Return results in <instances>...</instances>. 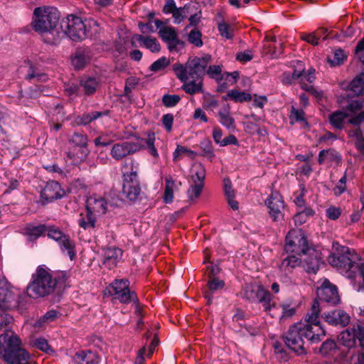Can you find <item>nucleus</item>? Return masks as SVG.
Returning a JSON list of instances; mask_svg holds the SVG:
<instances>
[{"mask_svg": "<svg viewBox=\"0 0 364 364\" xmlns=\"http://www.w3.org/2000/svg\"><path fill=\"white\" fill-rule=\"evenodd\" d=\"M60 13L55 7H37L33 11L32 27L41 35H51L45 38L48 43H56L61 38L60 33L57 29L60 19Z\"/></svg>", "mask_w": 364, "mask_h": 364, "instance_id": "f257e3e1", "label": "nucleus"}, {"mask_svg": "<svg viewBox=\"0 0 364 364\" xmlns=\"http://www.w3.org/2000/svg\"><path fill=\"white\" fill-rule=\"evenodd\" d=\"M0 358L7 364H34L30 354L21 347L19 338L14 333L0 336Z\"/></svg>", "mask_w": 364, "mask_h": 364, "instance_id": "f03ea898", "label": "nucleus"}, {"mask_svg": "<svg viewBox=\"0 0 364 364\" xmlns=\"http://www.w3.org/2000/svg\"><path fill=\"white\" fill-rule=\"evenodd\" d=\"M57 282L48 268L38 267L27 287V294L33 299L49 295L55 291Z\"/></svg>", "mask_w": 364, "mask_h": 364, "instance_id": "7ed1b4c3", "label": "nucleus"}, {"mask_svg": "<svg viewBox=\"0 0 364 364\" xmlns=\"http://www.w3.org/2000/svg\"><path fill=\"white\" fill-rule=\"evenodd\" d=\"M123 194L130 200H135L141 192L138 178L139 164L134 159L125 162L122 166Z\"/></svg>", "mask_w": 364, "mask_h": 364, "instance_id": "20e7f679", "label": "nucleus"}, {"mask_svg": "<svg viewBox=\"0 0 364 364\" xmlns=\"http://www.w3.org/2000/svg\"><path fill=\"white\" fill-rule=\"evenodd\" d=\"M320 309L317 301H315L309 312L307 313L305 323H302L304 338L312 343L321 341L326 336V331L319 321Z\"/></svg>", "mask_w": 364, "mask_h": 364, "instance_id": "39448f33", "label": "nucleus"}, {"mask_svg": "<svg viewBox=\"0 0 364 364\" xmlns=\"http://www.w3.org/2000/svg\"><path fill=\"white\" fill-rule=\"evenodd\" d=\"M211 60L208 55L202 58H195L188 60L185 65L176 63L173 65V70L180 80H186V75L191 78L201 77L205 75Z\"/></svg>", "mask_w": 364, "mask_h": 364, "instance_id": "423d86ee", "label": "nucleus"}, {"mask_svg": "<svg viewBox=\"0 0 364 364\" xmlns=\"http://www.w3.org/2000/svg\"><path fill=\"white\" fill-rule=\"evenodd\" d=\"M335 253L328 257V262L331 265L338 268L350 269L354 267L358 256L354 250L347 247L341 246L338 242L333 243Z\"/></svg>", "mask_w": 364, "mask_h": 364, "instance_id": "0eeeda50", "label": "nucleus"}, {"mask_svg": "<svg viewBox=\"0 0 364 364\" xmlns=\"http://www.w3.org/2000/svg\"><path fill=\"white\" fill-rule=\"evenodd\" d=\"M60 28L61 38L66 36L74 41H82L86 39L85 21H82L80 17L73 15L68 16L62 21Z\"/></svg>", "mask_w": 364, "mask_h": 364, "instance_id": "6e6552de", "label": "nucleus"}, {"mask_svg": "<svg viewBox=\"0 0 364 364\" xmlns=\"http://www.w3.org/2000/svg\"><path fill=\"white\" fill-rule=\"evenodd\" d=\"M285 250L289 254L304 255L309 245L304 232L301 229L290 230L286 236Z\"/></svg>", "mask_w": 364, "mask_h": 364, "instance_id": "1a4fd4ad", "label": "nucleus"}, {"mask_svg": "<svg viewBox=\"0 0 364 364\" xmlns=\"http://www.w3.org/2000/svg\"><path fill=\"white\" fill-rule=\"evenodd\" d=\"M304 331L302 323H297L290 327L284 336V342L286 345L293 351L299 355L304 354L305 350L304 348Z\"/></svg>", "mask_w": 364, "mask_h": 364, "instance_id": "9d476101", "label": "nucleus"}, {"mask_svg": "<svg viewBox=\"0 0 364 364\" xmlns=\"http://www.w3.org/2000/svg\"><path fill=\"white\" fill-rule=\"evenodd\" d=\"M129 282L127 279H115L111 284L113 294L121 303L129 304L134 302L136 304L138 299L134 291L129 288Z\"/></svg>", "mask_w": 364, "mask_h": 364, "instance_id": "9b49d317", "label": "nucleus"}, {"mask_svg": "<svg viewBox=\"0 0 364 364\" xmlns=\"http://www.w3.org/2000/svg\"><path fill=\"white\" fill-rule=\"evenodd\" d=\"M167 23L168 21L165 22L159 19L154 21L155 26L159 30V36L163 41L166 43L168 50L172 51L175 50L177 46L181 43V42L178 39L176 30L171 26H167Z\"/></svg>", "mask_w": 364, "mask_h": 364, "instance_id": "f8f14e48", "label": "nucleus"}, {"mask_svg": "<svg viewBox=\"0 0 364 364\" xmlns=\"http://www.w3.org/2000/svg\"><path fill=\"white\" fill-rule=\"evenodd\" d=\"M143 148L144 146L138 142L127 141L116 143L110 149V155L116 161H120L129 155L139 151Z\"/></svg>", "mask_w": 364, "mask_h": 364, "instance_id": "ddd939ff", "label": "nucleus"}, {"mask_svg": "<svg viewBox=\"0 0 364 364\" xmlns=\"http://www.w3.org/2000/svg\"><path fill=\"white\" fill-rule=\"evenodd\" d=\"M47 235L48 237L58 242L61 250L66 252L70 259L75 257L74 242L70 239V237L63 234L60 230L53 227H46Z\"/></svg>", "mask_w": 364, "mask_h": 364, "instance_id": "4468645a", "label": "nucleus"}, {"mask_svg": "<svg viewBox=\"0 0 364 364\" xmlns=\"http://www.w3.org/2000/svg\"><path fill=\"white\" fill-rule=\"evenodd\" d=\"M268 208V213L271 218L279 222L283 220L284 203L281 195L277 192L272 193L264 201Z\"/></svg>", "mask_w": 364, "mask_h": 364, "instance_id": "2eb2a0df", "label": "nucleus"}, {"mask_svg": "<svg viewBox=\"0 0 364 364\" xmlns=\"http://www.w3.org/2000/svg\"><path fill=\"white\" fill-rule=\"evenodd\" d=\"M317 296L321 301L332 305L338 304L341 300L337 287L327 279H323L317 288Z\"/></svg>", "mask_w": 364, "mask_h": 364, "instance_id": "dca6fc26", "label": "nucleus"}, {"mask_svg": "<svg viewBox=\"0 0 364 364\" xmlns=\"http://www.w3.org/2000/svg\"><path fill=\"white\" fill-rule=\"evenodd\" d=\"M107 210V203L102 196L92 195L86 200V210L91 212L97 217L105 214Z\"/></svg>", "mask_w": 364, "mask_h": 364, "instance_id": "f3484780", "label": "nucleus"}, {"mask_svg": "<svg viewBox=\"0 0 364 364\" xmlns=\"http://www.w3.org/2000/svg\"><path fill=\"white\" fill-rule=\"evenodd\" d=\"M322 317L327 323L333 326H346L350 322V316L341 309L324 312Z\"/></svg>", "mask_w": 364, "mask_h": 364, "instance_id": "a211bd4d", "label": "nucleus"}, {"mask_svg": "<svg viewBox=\"0 0 364 364\" xmlns=\"http://www.w3.org/2000/svg\"><path fill=\"white\" fill-rule=\"evenodd\" d=\"M136 42L139 43L140 46L145 47L152 53H159L161 50L160 43L155 37L136 34L132 38V46H136Z\"/></svg>", "mask_w": 364, "mask_h": 364, "instance_id": "6ab92c4d", "label": "nucleus"}, {"mask_svg": "<svg viewBox=\"0 0 364 364\" xmlns=\"http://www.w3.org/2000/svg\"><path fill=\"white\" fill-rule=\"evenodd\" d=\"M65 192L61 188L60 183L55 181L47 183L43 188L41 196L48 202L61 198Z\"/></svg>", "mask_w": 364, "mask_h": 364, "instance_id": "aec40b11", "label": "nucleus"}, {"mask_svg": "<svg viewBox=\"0 0 364 364\" xmlns=\"http://www.w3.org/2000/svg\"><path fill=\"white\" fill-rule=\"evenodd\" d=\"M122 250L117 247H110L103 250V264L108 269L115 267L121 260Z\"/></svg>", "mask_w": 364, "mask_h": 364, "instance_id": "412c9836", "label": "nucleus"}, {"mask_svg": "<svg viewBox=\"0 0 364 364\" xmlns=\"http://www.w3.org/2000/svg\"><path fill=\"white\" fill-rule=\"evenodd\" d=\"M181 81L183 82L182 89L189 95H193L203 92V79L201 77L191 78L186 75V79Z\"/></svg>", "mask_w": 364, "mask_h": 364, "instance_id": "4be33fe9", "label": "nucleus"}, {"mask_svg": "<svg viewBox=\"0 0 364 364\" xmlns=\"http://www.w3.org/2000/svg\"><path fill=\"white\" fill-rule=\"evenodd\" d=\"M73 361L75 364H97L100 362V357L91 350H82L75 355Z\"/></svg>", "mask_w": 364, "mask_h": 364, "instance_id": "5701e85b", "label": "nucleus"}, {"mask_svg": "<svg viewBox=\"0 0 364 364\" xmlns=\"http://www.w3.org/2000/svg\"><path fill=\"white\" fill-rule=\"evenodd\" d=\"M21 72L25 73V78L27 80L36 79L37 81H46L48 79L47 75L40 73L30 61L25 62V65L21 68Z\"/></svg>", "mask_w": 364, "mask_h": 364, "instance_id": "b1692460", "label": "nucleus"}, {"mask_svg": "<svg viewBox=\"0 0 364 364\" xmlns=\"http://www.w3.org/2000/svg\"><path fill=\"white\" fill-rule=\"evenodd\" d=\"M341 86L343 89H348L355 95L364 93V73H362L356 76L349 85L343 82Z\"/></svg>", "mask_w": 364, "mask_h": 364, "instance_id": "393cba45", "label": "nucleus"}, {"mask_svg": "<svg viewBox=\"0 0 364 364\" xmlns=\"http://www.w3.org/2000/svg\"><path fill=\"white\" fill-rule=\"evenodd\" d=\"M265 289L260 285L257 284H247L241 292L242 296L246 299L254 301L258 300L260 296V293L264 291Z\"/></svg>", "mask_w": 364, "mask_h": 364, "instance_id": "a878e982", "label": "nucleus"}, {"mask_svg": "<svg viewBox=\"0 0 364 364\" xmlns=\"http://www.w3.org/2000/svg\"><path fill=\"white\" fill-rule=\"evenodd\" d=\"M100 86L99 80L95 77H86L80 80L79 88L87 95H92Z\"/></svg>", "mask_w": 364, "mask_h": 364, "instance_id": "bb28decb", "label": "nucleus"}, {"mask_svg": "<svg viewBox=\"0 0 364 364\" xmlns=\"http://www.w3.org/2000/svg\"><path fill=\"white\" fill-rule=\"evenodd\" d=\"M230 109V106L225 105L218 112L220 123L229 129L235 128V119L231 117Z\"/></svg>", "mask_w": 364, "mask_h": 364, "instance_id": "cd10ccee", "label": "nucleus"}, {"mask_svg": "<svg viewBox=\"0 0 364 364\" xmlns=\"http://www.w3.org/2000/svg\"><path fill=\"white\" fill-rule=\"evenodd\" d=\"M208 287L209 291H205L204 294L208 303L210 304L213 299L212 294L220 289H223L225 287V282L217 277L210 278L208 282Z\"/></svg>", "mask_w": 364, "mask_h": 364, "instance_id": "c85d7f7f", "label": "nucleus"}, {"mask_svg": "<svg viewBox=\"0 0 364 364\" xmlns=\"http://www.w3.org/2000/svg\"><path fill=\"white\" fill-rule=\"evenodd\" d=\"M97 216L90 211L86 210V213H80L78 219V225L84 230L93 229L95 228Z\"/></svg>", "mask_w": 364, "mask_h": 364, "instance_id": "c756f323", "label": "nucleus"}, {"mask_svg": "<svg viewBox=\"0 0 364 364\" xmlns=\"http://www.w3.org/2000/svg\"><path fill=\"white\" fill-rule=\"evenodd\" d=\"M349 116L346 112L343 110H338L329 115V122L336 129H341L343 127L346 119Z\"/></svg>", "mask_w": 364, "mask_h": 364, "instance_id": "7c9ffc66", "label": "nucleus"}, {"mask_svg": "<svg viewBox=\"0 0 364 364\" xmlns=\"http://www.w3.org/2000/svg\"><path fill=\"white\" fill-rule=\"evenodd\" d=\"M89 153L87 146L73 147L68 156L75 164H80L86 160Z\"/></svg>", "mask_w": 364, "mask_h": 364, "instance_id": "2f4dec72", "label": "nucleus"}, {"mask_svg": "<svg viewBox=\"0 0 364 364\" xmlns=\"http://www.w3.org/2000/svg\"><path fill=\"white\" fill-rule=\"evenodd\" d=\"M13 297L11 285L4 277H0V303L9 301Z\"/></svg>", "mask_w": 364, "mask_h": 364, "instance_id": "473e14b6", "label": "nucleus"}, {"mask_svg": "<svg viewBox=\"0 0 364 364\" xmlns=\"http://www.w3.org/2000/svg\"><path fill=\"white\" fill-rule=\"evenodd\" d=\"M225 100L231 99L235 102H243L250 101L252 96L250 94L245 92H240L237 90H230L228 94L223 97Z\"/></svg>", "mask_w": 364, "mask_h": 364, "instance_id": "72a5a7b5", "label": "nucleus"}, {"mask_svg": "<svg viewBox=\"0 0 364 364\" xmlns=\"http://www.w3.org/2000/svg\"><path fill=\"white\" fill-rule=\"evenodd\" d=\"M146 146L144 148L147 150L148 153L151 155L154 159V162L157 161L159 155L156 147L155 146L156 136L153 132H150L147 134V137L144 139Z\"/></svg>", "mask_w": 364, "mask_h": 364, "instance_id": "f704fd0d", "label": "nucleus"}, {"mask_svg": "<svg viewBox=\"0 0 364 364\" xmlns=\"http://www.w3.org/2000/svg\"><path fill=\"white\" fill-rule=\"evenodd\" d=\"M191 177L193 183H203L205 177V170L201 164L195 163L193 164L191 169Z\"/></svg>", "mask_w": 364, "mask_h": 364, "instance_id": "c9c22d12", "label": "nucleus"}, {"mask_svg": "<svg viewBox=\"0 0 364 364\" xmlns=\"http://www.w3.org/2000/svg\"><path fill=\"white\" fill-rule=\"evenodd\" d=\"M339 339L343 346L348 348H352L355 346L356 342L355 339L353 327L350 326L342 331L339 336Z\"/></svg>", "mask_w": 364, "mask_h": 364, "instance_id": "e433bc0d", "label": "nucleus"}, {"mask_svg": "<svg viewBox=\"0 0 364 364\" xmlns=\"http://www.w3.org/2000/svg\"><path fill=\"white\" fill-rule=\"evenodd\" d=\"M302 264L301 259L296 255H289L284 259L281 264V268L286 272H291L293 269Z\"/></svg>", "mask_w": 364, "mask_h": 364, "instance_id": "4c0bfd02", "label": "nucleus"}, {"mask_svg": "<svg viewBox=\"0 0 364 364\" xmlns=\"http://www.w3.org/2000/svg\"><path fill=\"white\" fill-rule=\"evenodd\" d=\"M257 301L262 304L264 310L266 312L270 313L272 310L277 309L275 303L272 302L270 293L267 290L260 293L259 298Z\"/></svg>", "mask_w": 364, "mask_h": 364, "instance_id": "58836bf2", "label": "nucleus"}, {"mask_svg": "<svg viewBox=\"0 0 364 364\" xmlns=\"http://www.w3.org/2000/svg\"><path fill=\"white\" fill-rule=\"evenodd\" d=\"M85 30L86 38H92L100 33V26L99 23L92 18L86 19Z\"/></svg>", "mask_w": 364, "mask_h": 364, "instance_id": "ea45409f", "label": "nucleus"}, {"mask_svg": "<svg viewBox=\"0 0 364 364\" xmlns=\"http://www.w3.org/2000/svg\"><path fill=\"white\" fill-rule=\"evenodd\" d=\"M176 186L175 181L171 176L166 178V187L164 191V200L166 203H170L173 199V189Z\"/></svg>", "mask_w": 364, "mask_h": 364, "instance_id": "a19ab883", "label": "nucleus"}, {"mask_svg": "<svg viewBox=\"0 0 364 364\" xmlns=\"http://www.w3.org/2000/svg\"><path fill=\"white\" fill-rule=\"evenodd\" d=\"M340 160L338 154L333 150H322L318 154V163L323 164L325 161L338 162Z\"/></svg>", "mask_w": 364, "mask_h": 364, "instance_id": "79ce46f5", "label": "nucleus"}, {"mask_svg": "<svg viewBox=\"0 0 364 364\" xmlns=\"http://www.w3.org/2000/svg\"><path fill=\"white\" fill-rule=\"evenodd\" d=\"M347 55L341 49L335 50L333 57H328L327 60L331 66H338L344 63Z\"/></svg>", "mask_w": 364, "mask_h": 364, "instance_id": "37998d69", "label": "nucleus"}, {"mask_svg": "<svg viewBox=\"0 0 364 364\" xmlns=\"http://www.w3.org/2000/svg\"><path fill=\"white\" fill-rule=\"evenodd\" d=\"M183 156H187L191 159H194L196 156V153L185 146L178 145L173 152V160L177 161Z\"/></svg>", "mask_w": 364, "mask_h": 364, "instance_id": "c03bdc74", "label": "nucleus"}, {"mask_svg": "<svg viewBox=\"0 0 364 364\" xmlns=\"http://www.w3.org/2000/svg\"><path fill=\"white\" fill-rule=\"evenodd\" d=\"M310 255L309 260L305 259L304 261L303 267L308 273L315 274L319 268V261L316 255H312L311 254Z\"/></svg>", "mask_w": 364, "mask_h": 364, "instance_id": "a18cd8bd", "label": "nucleus"}, {"mask_svg": "<svg viewBox=\"0 0 364 364\" xmlns=\"http://www.w3.org/2000/svg\"><path fill=\"white\" fill-rule=\"evenodd\" d=\"M45 232H46V226L43 225L35 227H29L26 229V234L28 235V240H33L39 237Z\"/></svg>", "mask_w": 364, "mask_h": 364, "instance_id": "49530a36", "label": "nucleus"}, {"mask_svg": "<svg viewBox=\"0 0 364 364\" xmlns=\"http://www.w3.org/2000/svg\"><path fill=\"white\" fill-rule=\"evenodd\" d=\"M203 186L204 183L202 182H197L191 184L187 192L188 198L193 200L198 198L202 192Z\"/></svg>", "mask_w": 364, "mask_h": 364, "instance_id": "de8ad7c7", "label": "nucleus"}, {"mask_svg": "<svg viewBox=\"0 0 364 364\" xmlns=\"http://www.w3.org/2000/svg\"><path fill=\"white\" fill-rule=\"evenodd\" d=\"M355 342L358 341L360 346L364 348V326L355 323L352 326Z\"/></svg>", "mask_w": 364, "mask_h": 364, "instance_id": "09e8293b", "label": "nucleus"}, {"mask_svg": "<svg viewBox=\"0 0 364 364\" xmlns=\"http://www.w3.org/2000/svg\"><path fill=\"white\" fill-rule=\"evenodd\" d=\"M169 63L170 61L167 58L161 57L151 65L150 70L153 72H159L166 68Z\"/></svg>", "mask_w": 364, "mask_h": 364, "instance_id": "8fccbe9b", "label": "nucleus"}, {"mask_svg": "<svg viewBox=\"0 0 364 364\" xmlns=\"http://www.w3.org/2000/svg\"><path fill=\"white\" fill-rule=\"evenodd\" d=\"M70 141L72 143L75 145L74 147H84L87 146V138L85 135L80 134V133H75L72 137Z\"/></svg>", "mask_w": 364, "mask_h": 364, "instance_id": "3c124183", "label": "nucleus"}, {"mask_svg": "<svg viewBox=\"0 0 364 364\" xmlns=\"http://www.w3.org/2000/svg\"><path fill=\"white\" fill-rule=\"evenodd\" d=\"M336 348V344L333 340H327L322 343L320 347L319 352L323 355H328Z\"/></svg>", "mask_w": 364, "mask_h": 364, "instance_id": "603ef678", "label": "nucleus"}, {"mask_svg": "<svg viewBox=\"0 0 364 364\" xmlns=\"http://www.w3.org/2000/svg\"><path fill=\"white\" fill-rule=\"evenodd\" d=\"M187 6L178 8L173 14V22L176 24L181 23L186 17Z\"/></svg>", "mask_w": 364, "mask_h": 364, "instance_id": "864d4df0", "label": "nucleus"}, {"mask_svg": "<svg viewBox=\"0 0 364 364\" xmlns=\"http://www.w3.org/2000/svg\"><path fill=\"white\" fill-rule=\"evenodd\" d=\"M190 43L194 44L197 47H201L203 46V41L201 40V33L197 30H192L188 36Z\"/></svg>", "mask_w": 364, "mask_h": 364, "instance_id": "5fc2aeb1", "label": "nucleus"}, {"mask_svg": "<svg viewBox=\"0 0 364 364\" xmlns=\"http://www.w3.org/2000/svg\"><path fill=\"white\" fill-rule=\"evenodd\" d=\"M180 100L181 97L178 95H165L163 96L162 102L166 107H171L176 106Z\"/></svg>", "mask_w": 364, "mask_h": 364, "instance_id": "6e6d98bb", "label": "nucleus"}, {"mask_svg": "<svg viewBox=\"0 0 364 364\" xmlns=\"http://www.w3.org/2000/svg\"><path fill=\"white\" fill-rule=\"evenodd\" d=\"M350 136L355 138V144L358 150L364 152V139L360 134V130L355 129V131L350 132L349 134Z\"/></svg>", "mask_w": 364, "mask_h": 364, "instance_id": "4d7b16f0", "label": "nucleus"}, {"mask_svg": "<svg viewBox=\"0 0 364 364\" xmlns=\"http://www.w3.org/2000/svg\"><path fill=\"white\" fill-rule=\"evenodd\" d=\"M218 31L220 34L227 39H230L233 36L229 25L224 21H222L218 24Z\"/></svg>", "mask_w": 364, "mask_h": 364, "instance_id": "13d9d810", "label": "nucleus"}, {"mask_svg": "<svg viewBox=\"0 0 364 364\" xmlns=\"http://www.w3.org/2000/svg\"><path fill=\"white\" fill-rule=\"evenodd\" d=\"M362 107H363L362 102L357 100H353L350 101L349 103L348 104L347 109H346V112L348 114H349V115H350L351 114H354L356 112L359 111L360 109H361Z\"/></svg>", "mask_w": 364, "mask_h": 364, "instance_id": "bf43d9fd", "label": "nucleus"}, {"mask_svg": "<svg viewBox=\"0 0 364 364\" xmlns=\"http://www.w3.org/2000/svg\"><path fill=\"white\" fill-rule=\"evenodd\" d=\"M87 58L82 54H77L72 59V64L75 69L82 68L87 63Z\"/></svg>", "mask_w": 364, "mask_h": 364, "instance_id": "052dcab7", "label": "nucleus"}, {"mask_svg": "<svg viewBox=\"0 0 364 364\" xmlns=\"http://www.w3.org/2000/svg\"><path fill=\"white\" fill-rule=\"evenodd\" d=\"M282 314L280 316L281 319H287L291 317L295 314V309L291 307L289 305L282 304L280 306Z\"/></svg>", "mask_w": 364, "mask_h": 364, "instance_id": "680f3d73", "label": "nucleus"}, {"mask_svg": "<svg viewBox=\"0 0 364 364\" xmlns=\"http://www.w3.org/2000/svg\"><path fill=\"white\" fill-rule=\"evenodd\" d=\"M290 119L295 122H305L304 111L292 107Z\"/></svg>", "mask_w": 364, "mask_h": 364, "instance_id": "e2e57ef3", "label": "nucleus"}, {"mask_svg": "<svg viewBox=\"0 0 364 364\" xmlns=\"http://www.w3.org/2000/svg\"><path fill=\"white\" fill-rule=\"evenodd\" d=\"M341 214V210L339 208L331 206L326 210V216L331 220L338 219Z\"/></svg>", "mask_w": 364, "mask_h": 364, "instance_id": "0e129e2a", "label": "nucleus"}, {"mask_svg": "<svg viewBox=\"0 0 364 364\" xmlns=\"http://www.w3.org/2000/svg\"><path fill=\"white\" fill-rule=\"evenodd\" d=\"M221 72L222 68L220 65H211L208 67L205 73L212 78H218Z\"/></svg>", "mask_w": 364, "mask_h": 364, "instance_id": "69168bd1", "label": "nucleus"}, {"mask_svg": "<svg viewBox=\"0 0 364 364\" xmlns=\"http://www.w3.org/2000/svg\"><path fill=\"white\" fill-rule=\"evenodd\" d=\"M355 54L364 65V38L358 43L355 48Z\"/></svg>", "mask_w": 364, "mask_h": 364, "instance_id": "338daca9", "label": "nucleus"}, {"mask_svg": "<svg viewBox=\"0 0 364 364\" xmlns=\"http://www.w3.org/2000/svg\"><path fill=\"white\" fill-rule=\"evenodd\" d=\"M177 9L174 0H166L163 11L166 14H173Z\"/></svg>", "mask_w": 364, "mask_h": 364, "instance_id": "774afa93", "label": "nucleus"}]
</instances>
